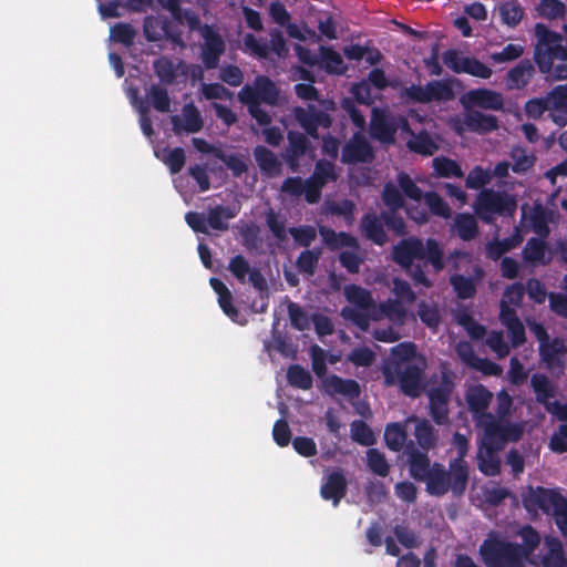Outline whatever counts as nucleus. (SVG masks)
<instances>
[{"label":"nucleus","mask_w":567,"mask_h":567,"mask_svg":"<svg viewBox=\"0 0 567 567\" xmlns=\"http://www.w3.org/2000/svg\"><path fill=\"white\" fill-rule=\"evenodd\" d=\"M530 385L535 392L536 401L542 405L555 396V388L546 374L534 373L530 378Z\"/></svg>","instance_id":"obj_38"},{"label":"nucleus","mask_w":567,"mask_h":567,"mask_svg":"<svg viewBox=\"0 0 567 567\" xmlns=\"http://www.w3.org/2000/svg\"><path fill=\"white\" fill-rule=\"evenodd\" d=\"M475 212L483 219L488 220V218L484 215V212L489 214H496V190L494 189H484L477 196L475 203Z\"/></svg>","instance_id":"obj_52"},{"label":"nucleus","mask_w":567,"mask_h":567,"mask_svg":"<svg viewBox=\"0 0 567 567\" xmlns=\"http://www.w3.org/2000/svg\"><path fill=\"white\" fill-rule=\"evenodd\" d=\"M455 447L457 450V456L452 460L450 463H452L455 468V480L456 482L462 481L465 474H468V465L465 461V456L468 451V441L465 437V435L456 432L453 436Z\"/></svg>","instance_id":"obj_35"},{"label":"nucleus","mask_w":567,"mask_h":567,"mask_svg":"<svg viewBox=\"0 0 567 567\" xmlns=\"http://www.w3.org/2000/svg\"><path fill=\"white\" fill-rule=\"evenodd\" d=\"M381 198L386 209H401L405 204L402 193L392 182L385 183Z\"/></svg>","instance_id":"obj_59"},{"label":"nucleus","mask_w":567,"mask_h":567,"mask_svg":"<svg viewBox=\"0 0 567 567\" xmlns=\"http://www.w3.org/2000/svg\"><path fill=\"white\" fill-rule=\"evenodd\" d=\"M288 144L281 154L285 163L292 173H297L300 168V158L312 152V145L308 136L298 131H288Z\"/></svg>","instance_id":"obj_11"},{"label":"nucleus","mask_w":567,"mask_h":567,"mask_svg":"<svg viewBox=\"0 0 567 567\" xmlns=\"http://www.w3.org/2000/svg\"><path fill=\"white\" fill-rule=\"evenodd\" d=\"M566 351V346L560 338H554L539 344L540 359L549 370L564 368L563 355Z\"/></svg>","instance_id":"obj_24"},{"label":"nucleus","mask_w":567,"mask_h":567,"mask_svg":"<svg viewBox=\"0 0 567 567\" xmlns=\"http://www.w3.org/2000/svg\"><path fill=\"white\" fill-rule=\"evenodd\" d=\"M512 169L515 173H525L530 169L536 161L533 154H528L527 151L520 146H514L511 150Z\"/></svg>","instance_id":"obj_48"},{"label":"nucleus","mask_w":567,"mask_h":567,"mask_svg":"<svg viewBox=\"0 0 567 567\" xmlns=\"http://www.w3.org/2000/svg\"><path fill=\"white\" fill-rule=\"evenodd\" d=\"M310 176L323 186L338 178L334 164L326 159L316 162L313 173Z\"/></svg>","instance_id":"obj_57"},{"label":"nucleus","mask_w":567,"mask_h":567,"mask_svg":"<svg viewBox=\"0 0 567 567\" xmlns=\"http://www.w3.org/2000/svg\"><path fill=\"white\" fill-rule=\"evenodd\" d=\"M244 47L246 52L258 59H268L270 53H275L278 58H285L289 52L286 39L279 29L269 31V41L247 33L244 37Z\"/></svg>","instance_id":"obj_8"},{"label":"nucleus","mask_w":567,"mask_h":567,"mask_svg":"<svg viewBox=\"0 0 567 567\" xmlns=\"http://www.w3.org/2000/svg\"><path fill=\"white\" fill-rule=\"evenodd\" d=\"M351 437L357 443L369 446L374 443V435L370 426L361 420L351 423Z\"/></svg>","instance_id":"obj_63"},{"label":"nucleus","mask_w":567,"mask_h":567,"mask_svg":"<svg viewBox=\"0 0 567 567\" xmlns=\"http://www.w3.org/2000/svg\"><path fill=\"white\" fill-rule=\"evenodd\" d=\"M455 229L458 237L464 241L474 239L478 234V225L471 214H458L455 218Z\"/></svg>","instance_id":"obj_41"},{"label":"nucleus","mask_w":567,"mask_h":567,"mask_svg":"<svg viewBox=\"0 0 567 567\" xmlns=\"http://www.w3.org/2000/svg\"><path fill=\"white\" fill-rule=\"evenodd\" d=\"M125 84H127V95L131 102L137 107L140 112V125L143 134L147 137H151L154 134L153 123L151 117L148 116L150 107L146 102L140 99V87L130 83L128 79H125Z\"/></svg>","instance_id":"obj_31"},{"label":"nucleus","mask_w":567,"mask_h":567,"mask_svg":"<svg viewBox=\"0 0 567 567\" xmlns=\"http://www.w3.org/2000/svg\"><path fill=\"white\" fill-rule=\"evenodd\" d=\"M464 125L471 132H491L496 130V116L485 115L476 110H465Z\"/></svg>","instance_id":"obj_33"},{"label":"nucleus","mask_w":567,"mask_h":567,"mask_svg":"<svg viewBox=\"0 0 567 567\" xmlns=\"http://www.w3.org/2000/svg\"><path fill=\"white\" fill-rule=\"evenodd\" d=\"M455 468L452 463H450L449 470L441 463H433L426 480L422 482L426 485L427 494L443 496L451 491L454 496H462L468 483V474H465L462 481L456 482Z\"/></svg>","instance_id":"obj_6"},{"label":"nucleus","mask_w":567,"mask_h":567,"mask_svg":"<svg viewBox=\"0 0 567 567\" xmlns=\"http://www.w3.org/2000/svg\"><path fill=\"white\" fill-rule=\"evenodd\" d=\"M450 284L460 299L473 298L476 293V286L472 278L455 274L450 277Z\"/></svg>","instance_id":"obj_47"},{"label":"nucleus","mask_w":567,"mask_h":567,"mask_svg":"<svg viewBox=\"0 0 567 567\" xmlns=\"http://www.w3.org/2000/svg\"><path fill=\"white\" fill-rule=\"evenodd\" d=\"M217 159L221 161L234 177H240L248 171L246 161L239 154H227L223 150L217 152Z\"/></svg>","instance_id":"obj_56"},{"label":"nucleus","mask_w":567,"mask_h":567,"mask_svg":"<svg viewBox=\"0 0 567 567\" xmlns=\"http://www.w3.org/2000/svg\"><path fill=\"white\" fill-rule=\"evenodd\" d=\"M204 43L200 50V59L206 69H216L220 56L226 50V43L223 37L212 27L205 24L202 29Z\"/></svg>","instance_id":"obj_10"},{"label":"nucleus","mask_w":567,"mask_h":567,"mask_svg":"<svg viewBox=\"0 0 567 567\" xmlns=\"http://www.w3.org/2000/svg\"><path fill=\"white\" fill-rule=\"evenodd\" d=\"M292 115L306 134L313 140L319 138V127L328 130L332 126L330 114L318 110L313 104H309L307 107L295 106Z\"/></svg>","instance_id":"obj_9"},{"label":"nucleus","mask_w":567,"mask_h":567,"mask_svg":"<svg viewBox=\"0 0 567 567\" xmlns=\"http://www.w3.org/2000/svg\"><path fill=\"white\" fill-rule=\"evenodd\" d=\"M344 297L348 302L353 305V309L363 311L364 313H372L373 310H375V301L372 297V293L370 290L354 285L350 284L344 287Z\"/></svg>","instance_id":"obj_26"},{"label":"nucleus","mask_w":567,"mask_h":567,"mask_svg":"<svg viewBox=\"0 0 567 567\" xmlns=\"http://www.w3.org/2000/svg\"><path fill=\"white\" fill-rule=\"evenodd\" d=\"M456 321L462 326L472 340H482L486 334V329L483 324L478 323L471 313L461 312L457 315Z\"/></svg>","instance_id":"obj_54"},{"label":"nucleus","mask_w":567,"mask_h":567,"mask_svg":"<svg viewBox=\"0 0 567 567\" xmlns=\"http://www.w3.org/2000/svg\"><path fill=\"white\" fill-rule=\"evenodd\" d=\"M406 439H408L406 432L401 424L392 423L385 427L384 440H385L386 446L391 451L399 452L403 447L405 449V446L408 445Z\"/></svg>","instance_id":"obj_42"},{"label":"nucleus","mask_w":567,"mask_h":567,"mask_svg":"<svg viewBox=\"0 0 567 567\" xmlns=\"http://www.w3.org/2000/svg\"><path fill=\"white\" fill-rule=\"evenodd\" d=\"M492 398V392L482 384L471 386L465 394L467 409L476 426L483 430L477 450V466L488 476L496 475V415L486 412Z\"/></svg>","instance_id":"obj_2"},{"label":"nucleus","mask_w":567,"mask_h":567,"mask_svg":"<svg viewBox=\"0 0 567 567\" xmlns=\"http://www.w3.org/2000/svg\"><path fill=\"white\" fill-rule=\"evenodd\" d=\"M429 102H447L454 99L455 94L449 82L432 81L426 84Z\"/></svg>","instance_id":"obj_49"},{"label":"nucleus","mask_w":567,"mask_h":567,"mask_svg":"<svg viewBox=\"0 0 567 567\" xmlns=\"http://www.w3.org/2000/svg\"><path fill=\"white\" fill-rule=\"evenodd\" d=\"M319 234L322 238L323 244L331 250L336 251L340 248L348 247L354 250L360 248L358 239L346 231L337 233L332 228L321 226L319 228Z\"/></svg>","instance_id":"obj_25"},{"label":"nucleus","mask_w":567,"mask_h":567,"mask_svg":"<svg viewBox=\"0 0 567 567\" xmlns=\"http://www.w3.org/2000/svg\"><path fill=\"white\" fill-rule=\"evenodd\" d=\"M258 96L261 103L276 106L278 104L279 91L276 84L265 75H258L255 81Z\"/></svg>","instance_id":"obj_39"},{"label":"nucleus","mask_w":567,"mask_h":567,"mask_svg":"<svg viewBox=\"0 0 567 567\" xmlns=\"http://www.w3.org/2000/svg\"><path fill=\"white\" fill-rule=\"evenodd\" d=\"M367 464L369 470L378 476L385 477L390 473V465L385 455L378 449L367 451Z\"/></svg>","instance_id":"obj_51"},{"label":"nucleus","mask_w":567,"mask_h":567,"mask_svg":"<svg viewBox=\"0 0 567 567\" xmlns=\"http://www.w3.org/2000/svg\"><path fill=\"white\" fill-rule=\"evenodd\" d=\"M239 213V207L216 205L207 210V225L219 231L228 229V220L235 218Z\"/></svg>","instance_id":"obj_32"},{"label":"nucleus","mask_w":567,"mask_h":567,"mask_svg":"<svg viewBox=\"0 0 567 567\" xmlns=\"http://www.w3.org/2000/svg\"><path fill=\"white\" fill-rule=\"evenodd\" d=\"M363 236L378 246H383L388 243L389 238L384 230V221L381 214L367 213L362 216L360 221Z\"/></svg>","instance_id":"obj_22"},{"label":"nucleus","mask_w":567,"mask_h":567,"mask_svg":"<svg viewBox=\"0 0 567 567\" xmlns=\"http://www.w3.org/2000/svg\"><path fill=\"white\" fill-rule=\"evenodd\" d=\"M323 389L327 394H340L349 400L358 399L361 394L360 384L353 379H342L337 374H330L323 380Z\"/></svg>","instance_id":"obj_19"},{"label":"nucleus","mask_w":567,"mask_h":567,"mask_svg":"<svg viewBox=\"0 0 567 567\" xmlns=\"http://www.w3.org/2000/svg\"><path fill=\"white\" fill-rule=\"evenodd\" d=\"M433 167L439 177H444V178H450V177L461 178V177H463L462 167L458 165V163L456 161L451 159L449 157H444V156L435 157L433 159Z\"/></svg>","instance_id":"obj_45"},{"label":"nucleus","mask_w":567,"mask_h":567,"mask_svg":"<svg viewBox=\"0 0 567 567\" xmlns=\"http://www.w3.org/2000/svg\"><path fill=\"white\" fill-rule=\"evenodd\" d=\"M502 409L498 403V451L501 443L518 442L524 434V424L506 422L502 417Z\"/></svg>","instance_id":"obj_36"},{"label":"nucleus","mask_w":567,"mask_h":567,"mask_svg":"<svg viewBox=\"0 0 567 567\" xmlns=\"http://www.w3.org/2000/svg\"><path fill=\"white\" fill-rule=\"evenodd\" d=\"M453 390L454 382L447 372H442L437 385H432L426 390L430 415L437 425H446L450 422L449 404Z\"/></svg>","instance_id":"obj_7"},{"label":"nucleus","mask_w":567,"mask_h":567,"mask_svg":"<svg viewBox=\"0 0 567 567\" xmlns=\"http://www.w3.org/2000/svg\"><path fill=\"white\" fill-rule=\"evenodd\" d=\"M148 96L152 101V105L158 112L165 113L171 109V99L165 87L158 84H152L148 90Z\"/></svg>","instance_id":"obj_61"},{"label":"nucleus","mask_w":567,"mask_h":567,"mask_svg":"<svg viewBox=\"0 0 567 567\" xmlns=\"http://www.w3.org/2000/svg\"><path fill=\"white\" fill-rule=\"evenodd\" d=\"M404 454L406 455L410 476L417 482H423L426 480L427 474L432 470V464L427 452L420 451L411 441L405 446Z\"/></svg>","instance_id":"obj_16"},{"label":"nucleus","mask_w":567,"mask_h":567,"mask_svg":"<svg viewBox=\"0 0 567 567\" xmlns=\"http://www.w3.org/2000/svg\"><path fill=\"white\" fill-rule=\"evenodd\" d=\"M465 110L481 107L484 110H496V92L477 89L464 93L460 99Z\"/></svg>","instance_id":"obj_27"},{"label":"nucleus","mask_w":567,"mask_h":567,"mask_svg":"<svg viewBox=\"0 0 567 567\" xmlns=\"http://www.w3.org/2000/svg\"><path fill=\"white\" fill-rule=\"evenodd\" d=\"M522 544L518 547L523 549L527 556H530L540 543L538 532L530 525L523 526L519 530Z\"/></svg>","instance_id":"obj_62"},{"label":"nucleus","mask_w":567,"mask_h":567,"mask_svg":"<svg viewBox=\"0 0 567 567\" xmlns=\"http://www.w3.org/2000/svg\"><path fill=\"white\" fill-rule=\"evenodd\" d=\"M396 124L394 114L385 110L374 109L370 122V136L386 145L395 143Z\"/></svg>","instance_id":"obj_13"},{"label":"nucleus","mask_w":567,"mask_h":567,"mask_svg":"<svg viewBox=\"0 0 567 567\" xmlns=\"http://www.w3.org/2000/svg\"><path fill=\"white\" fill-rule=\"evenodd\" d=\"M255 161L261 173L268 177H277L282 173L281 162L276 154L266 146L258 145L254 148Z\"/></svg>","instance_id":"obj_28"},{"label":"nucleus","mask_w":567,"mask_h":567,"mask_svg":"<svg viewBox=\"0 0 567 567\" xmlns=\"http://www.w3.org/2000/svg\"><path fill=\"white\" fill-rule=\"evenodd\" d=\"M143 34L148 42H156L163 39V19L154 16H146L143 21Z\"/></svg>","instance_id":"obj_64"},{"label":"nucleus","mask_w":567,"mask_h":567,"mask_svg":"<svg viewBox=\"0 0 567 567\" xmlns=\"http://www.w3.org/2000/svg\"><path fill=\"white\" fill-rule=\"evenodd\" d=\"M442 60L444 65L451 71H492L485 64L463 54V52L456 49L446 50Z\"/></svg>","instance_id":"obj_20"},{"label":"nucleus","mask_w":567,"mask_h":567,"mask_svg":"<svg viewBox=\"0 0 567 567\" xmlns=\"http://www.w3.org/2000/svg\"><path fill=\"white\" fill-rule=\"evenodd\" d=\"M406 147L416 154L431 156L433 155L439 146L425 130L414 133L412 137L406 142Z\"/></svg>","instance_id":"obj_34"},{"label":"nucleus","mask_w":567,"mask_h":567,"mask_svg":"<svg viewBox=\"0 0 567 567\" xmlns=\"http://www.w3.org/2000/svg\"><path fill=\"white\" fill-rule=\"evenodd\" d=\"M550 106V117L559 126L567 124V83L555 86L546 95Z\"/></svg>","instance_id":"obj_23"},{"label":"nucleus","mask_w":567,"mask_h":567,"mask_svg":"<svg viewBox=\"0 0 567 567\" xmlns=\"http://www.w3.org/2000/svg\"><path fill=\"white\" fill-rule=\"evenodd\" d=\"M399 348L403 351L400 359L382 370L384 384L386 386L398 385L404 395L412 399L419 398L423 389L426 363L423 360L412 359L415 353L413 343H402Z\"/></svg>","instance_id":"obj_3"},{"label":"nucleus","mask_w":567,"mask_h":567,"mask_svg":"<svg viewBox=\"0 0 567 567\" xmlns=\"http://www.w3.org/2000/svg\"><path fill=\"white\" fill-rule=\"evenodd\" d=\"M391 258L412 279L415 286L432 287L433 282L427 278L425 269L432 266L435 272L444 269V250L434 238L425 241L416 236L401 239L392 247Z\"/></svg>","instance_id":"obj_1"},{"label":"nucleus","mask_w":567,"mask_h":567,"mask_svg":"<svg viewBox=\"0 0 567 567\" xmlns=\"http://www.w3.org/2000/svg\"><path fill=\"white\" fill-rule=\"evenodd\" d=\"M136 35V29L127 22L115 23L110 30L111 39L126 48H131L134 44Z\"/></svg>","instance_id":"obj_43"},{"label":"nucleus","mask_w":567,"mask_h":567,"mask_svg":"<svg viewBox=\"0 0 567 567\" xmlns=\"http://www.w3.org/2000/svg\"><path fill=\"white\" fill-rule=\"evenodd\" d=\"M184 123L178 115L171 117V123L175 134H181L182 131L186 133H197L203 130L204 121L199 110L194 103H187L182 110Z\"/></svg>","instance_id":"obj_18"},{"label":"nucleus","mask_w":567,"mask_h":567,"mask_svg":"<svg viewBox=\"0 0 567 567\" xmlns=\"http://www.w3.org/2000/svg\"><path fill=\"white\" fill-rule=\"evenodd\" d=\"M373 159V147L361 133H354L342 148L341 162L343 164L371 163Z\"/></svg>","instance_id":"obj_14"},{"label":"nucleus","mask_w":567,"mask_h":567,"mask_svg":"<svg viewBox=\"0 0 567 567\" xmlns=\"http://www.w3.org/2000/svg\"><path fill=\"white\" fill-rule=\"evenodd\" d=\"M549 215L546 208L540 205L534 207L530 215V225L535 234H537L542 238L548 237L550 233V228L548 226Z\"/></svg>","instance_id":"obj_46"},{"label":"nucleus","mask_w":567,"mask_h":567,"mask_svg":"<svg viewBox=\"0 0 567 567\" xmlns=\"http://www.w3.org/2000/svg\"><path fill=\"white\" fill-rule=\"evenodd\" d=\"M287 381L291 386L301 390L311 389L313 383L310 372L299 364H291L288 368Z\"/></svg>","instance_id":"obj_44"},{"label":"nucleus","mask_w":567,"mask_h":567,"mask_svg":"<svg viewBox=\"0 0 567 567\" xmlns=\"http://www.w3.org/2000/svg\"><path fill=\"white\" fill-rule=\"evenodd\" d=\"M348 481L341 468L330 472L320 487V495L324 501H331L337 507L347 495Z\"/></svg>","instance_id":"obj_15"},{"label":"nucleus","mask_w":567,"mask_h":567,"mask_svg":"<svg viewBox=\"0 0 567 567\" xmlns=\"http://www.w3.org/2000/svg\"><path fill=\"white\" fill-rule=\"evenodd\" d=\"M535 44L534 58L539 71H564L563 64L555 65V62L567 61V48L563 45V35L549 30L545 24L537 23L535 25Z\"/></svg>","instance_id":"obj_4"},{"label":"nucleus","mask_w":567,"mask_h":567,"mask_svg":"<svg viewBox=\"0 0 567 567\" xmlns=\"http://www.w3.org/2000/svg\"><path fill=\"white\" fill-rule=\"evenodd\" d=\"M523 259L534 266L548 265L550 256L548 255V246L544 238L532 237L527 240L522 251Z\"/></svg>","instance_id":"obj_30"},{"label":"nucleus","mask_w":567,"mask_h":567,"mask_svg":"<svg viewBox=\"0 0 567 567\" xmlns=\"http://www.w3.org/2000/svg\"><path fill=\"white\" fill-rule=\"evenodd\" d=\"M566 504L567 499L560 493L540 486L532 489L528 497L525 498L527 508L534 506L551 516L566 508Z\"/></svg>","instance_id":"obj_12"},{"label":"nucleus","mask_w":567,"mask_h":567,"mask_svg":"<svg viewBox=\"0 0 567 567\" xmlns=\"http://www.w3.org/2000/svg\"><path fill=\"white\" fill-rule=\"evenodd\" d=\"M455 352L467 367L482 370L488 375H496V362L478 358L468 341L457 342Z\"/></svg>","instance_id":"obj_21"},{"label":"nucleus","mask_w":567,"mask_h":567,"mask_svg":"<svg viewBox=\"0 0 567 567\" xmlns=\"http://www.w3.org/2000/svg\"><path fill=\"white\" fill-rule=\"evenodd\" d=\"M298 79L306 80L308 83H298L295 85V92L298 97L305 101H316L318 100V90L313 86L316 82V73H298ZM292 80H297V76H293Z\"/></svg>","instance_id":"obj_50"},{"label":"nucleus","mask_w":567,"mask_h":567,"mask_svg":"<svg viewBox=\"0 0 567 567\" xmlns=\"http://www.w3.org/2000/svg\"><path fill=\"white\" fill-rule=\"evenodd\" d=\"M414 435L417 441V444L424 451L427 452L430 449L434 447L436 436L433 426L427 420H422L416 424Z\"/></svg>","instance_id":"obj_53"},{"label":"nucleus","mask_w":567,"mask_h":567,"mask_svg":"<svg viewBox=\"0 0 567 567\" xmlns=\"http://www.w3.org/2000/svg\"><path fill=\"white\" fill-rule=\"evenodd\" d=\"M528 557L518 544L498 539V567H525Z\"/></svg>","instance_id":"obj_29"},{"label":"nucleus","mask_w":567,"mask_h":567,"mask_svg":"<svg viewBox=\"0 0 567 567\" xmlns=\"http://www.w3.org/2000/svg\"><path fill=\"white\" fill-rule=\"evenodd\" d=\"M343 55L349 61H364L369 66L372 68L371 71H383L382 69L378 68V64H380L383 59L381 51L378 48L370 45L369 43L364 45L359 43L346 45L343 48Z\"/></svg>","instance_id":"obj_17"},{"label":"nucleus","mask_w":567,"mask_h":567,"mask_svg":"<svg viewBox=\"0 0 567 567\" xmlns=\"http://www.w3.org/2000/svg\"><path fill=\"white\" fill-rule=\"evenodd\" d=\"M546 545L548 551L542 559L543 567H567V558L560 540L557 538H547Z\"/></svg>","instance_id":"obj_37"},{"label":"nucleus","mask_w":567,"mask_h":567,"mask_svg":"<svg viewBox=\"0 0 567 567\" xmlns=\"http://www.w3.org/2000/svg\"><path fill=\"white\" fill-rule=\"evenodd\" d=\"M400 209H384L381 212V218L384 226L392 230L398 236L406 235V224L399 213Z\"/></svg>","instance_id":"obj_58"},{"label":"nucleus","mask_w":567,"mask_h":567,"mask_svg":"<svg viewBox=\"0 0 567 567\" xmlns=\"http://www.w3.org/2000/svg\"><path fill=\"white\" fill-rule=\"evenodd\" d=\"M341 316L343 319L355 324L360 330L367 331L370 327V321H379L383 317L388 318L394 324H403L408 316V310L401 300L389 298L375 305V310H373L372 313H364L353 308L343 307L341 309Z\"/></svg>","instance_id":"obj_5"},{"label":"nucleus","mask_w":567,"mask_h":567,"mask_svg":"<svg viewBox=\"0 0 567 567\" xmlns=\"http://www.w3.org/2000/svg\"><path fill=\"white\" fill-rule=\"evenodd\" d=\"M424 200L433 215L445 219L451 217L452 212L450 206L436 192H427L424 195Z\"/></svg>","instance_id":"obj_60"},{"label":"nucleus","mask_w":567,"mask_h":567,"mask_svg":"<svg viewBox=\"0 0 567 567\" xmlns=\"http://www.w3.org/2000/svg\"><path fill=\"white\" fill-rule=\"evenodd\" d=\"M343 63L342 55L333 48L320 45L319 48V68L323 71H347V68L341 69Z\"/></svg>","instance_id":"obj_40"},{"label":"nucleus","mask_w":567,"mask_h":567,"mask_svg":"<svg viewBox=\"0 0 567 567\" xmlns=\"http://www.w3.org/2000/svg\"><path fill=\"white\" fill-rule=\"evenodd\" d=\"M320 250L306 249L300 252L296 260L297 269L308 276H313L318 267Z\"/></svg>","instance_id":"obj_55"}]
</instances>
